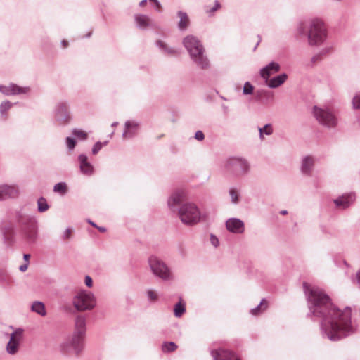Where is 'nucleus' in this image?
Masks as SVG:
<instances>
[{
	"mask_svg": "<svg viewBox=\"0 0 360 360\" xmlns=\"http://www.w3.org/2000/svg\"><path fill=\"white\" fill-rule=\"evenodd\" d=\"M268 307L267 301L265 299H262L260 303L255 308L250 310V314L254 316H257L264 311Z\"/></svg>",
	"mask_w": 360,
	"mask_h": 360,
	"instance_id": "2f4dec72",
	"label": "nucleus"
},
{
	"mask_svg": "<svg viewBox=\"0 0 360 360\" xmlns=\"http://www.w3.org/2000/svg\"><path fill=\"white\" fill-rule=\"evenodd\" d=\"M23 329L17 328L10 334L9 341L6 346V351L8 354L14 355L18 352L23 340Z\"/></svg>",
	"mask_w": 360,
	"mask_h": 360,
	"instance_id": "6e6552de",
	"label": "nucleus"
},
{
	"mask_svg": "<svg viewBox=\"0 0 360 360\" xmlns=\"http://www.w3.org/2000/svg\"><path fill=\"white\" fill-rule=\"evenodd\" d=\"M229 195L231 199V202L233 204H237L239 202V193L235 188H231L229 190Z\"/></svg>",
	"mask_w": 360,
	"mask_h": 360,
	"instance_id": "37998d69",
	"label": "nucleus"
},
{
	"mask_svg": "<svg viewBox=\"0 0 360 360\" xmlns=\"http://www.w3.org/2000/svg\"><path fill=\"white\" fill-rule=\"evenodd\" d=\"M177 345L174 342H165L162 344V349L165 352H170L175 351Z\"/></svg>",
	"mask_w": 360,
	"mask_h": 360,
	"instance_id": "a19ab883",
	"label": "nucleus"
},
{
	"mask_svg": "<svg viewBox=\"0 0 360 360\" xmlns=\"http://www.w3.org/2000/svg\"><path fill=\"white\" fill-rule=\"evenodd\" d=\"M287 78V74L283 73L271 79H264V81L269 88L275 89L281 86L286 81Z\"/></svg>",
	"mask_w": 360,
	"mask_h": 360,
	"instance_id": "4be33fe9",
	"label": "nucleus"
},
{
	"mask_svg": "<svg viewBox=\"0 0 360 360\" xmlns=\"http://www.w3.org/2000/svg\"><path fill=\"white\" fill-rule=\"evenodd\" d=\"M60 350L63 354L75 353V347L72 345L70 337L61 342L60 345Z\"/></svg>",
	"mask_w": 360,
	"mask_h": 360,
	"instance_id": "bb28decb",
	"label": "nucleus"
},
{
	"mask_svg": "<svg viewBox=\"0 0 360 360\" xmlns=\"http://www.w3.org/2000/svg\"><path fill=\"white\" fill-rule=\"evenodd\" d=\"M147 3V0H142L139 3L140 6H144Z\"/></svg>",
	"mask_w": 360,
	"mask_h": 360,
	"instance_id": "13d9d810",
	"label": "nucleus"
},
{
	"mask_svg": "<svg viewBox=\"0 0 360 360\" xmlns=\"http://www.w3.org/2000/svg\"><path fill=\"white\" fill-rule=\"evenodd\" d=\"M23 232L26 240L30 243H34L36 240L38 234L37 219H35L27 225H25L24 226Z\"/></svg>",
	"mask_w": 360,
	"mask_h": 360,
	"instance_id": "4468645a",
	"label": "nucleus"
},
{
	"mask_svg": "<svg viewBox=\"0 0 360 360\" xmlns=\"http://www.w3.org/2000/svg\"><path fill=\"white\" fill-rule=\"evenodd\" d=\"M156 46L160 49L165 53H167L170 56L175 55L176 53V50L172 48L168 47L167 45L161 40H158L156 41Z\"/></svg>",
	"mask_w": 360,
	"mask_h": 360,
	"instance_id": "473e14b6",
	"label": "nucleus"
},
{
	"mask_svg": "<svg viewBox=\"0 0 360 360\" xmlns=\"http://www.w3.org/2000/svg\"><path fill=\"white\" fill-rule=\"evenodd\" d=\"M88 221V223H89V224H90L91 226H94V227L97 228V226H97L95 223H94L93 221H91L90 219H88V221Z\"/></svg>",
	"mask_w": 360,
	"mask_h": 360,
	"instance_id": "052dcab7",
	"label": "nucleus"
},
{
	"mask_svg": "<svg viewBox=\"0 0 360 360\" xmlns=\"http://www.w3.org/2000/svg\"><path fill=\"white\" fill-rule=\"evenodd\" d=\"M185 198V194L184 191H179L176 192H174L171 195V196L169 198L167 204L169 207L172 210L174 211V208L179 205L184 200Z\"/></svg>",
	"mask_w": 360,
	"mask_h": 360,
	"instance_id": "aec40b11",
	"label": "nucleus"
},
{
	"mask_svg": "<svg viewBox=\"0 0 360 360\" xmlns=\"http://www.w3.org/2000/svg\"><path fill=\"white\" fill-rule=\"evenodd\" d=\"M356 200V195L354 193H348L342 195L336 199L333 200V202L336 207L342 210L347 209L351 206Z\"/></svg>",
	"mask_w": 360,
	"mask_h": 360,
	"instance_id": "f8f14e48",
	"label": "nucleus"
},
{
	"mask_svg": "<svg viewBox=\"0 0 360 360\" xmlns=\"http://www.w3.org/2000/svg\"><path fill=\"white\" fill-rule=\"evenodd\" d=\"M79 167L81 172L84 174L91 175L93 174L94 167L88 161V159H80Z\"/></svg>",
	"mask_w": 360,
	"mask_h": 360,
	"instance_id": "cd10ccee",
	"label": "nucleus"
},
{
	"mask_svg": "<svg viewBox=\"0 0 360 360\" xmlns=\"http://www.w3.org/2000/svg\"><path fill=\"white\" fill-rule=\"evenodd\" d=\"M49 208V205L44 197H41L37 200V210L39 212H44Z\"/></svg>",
	"mask_w": 360,
	"mask_h": 360,
	"instance_id": "e433bc0d",
	"label": "nucleus"
},
{
	"mask_svg": "<svg viewBox=\"0 0 360 360\" xmlns=\"http://www.w3.org/2000/svg\"><path fill=\"white\" fill-rule=\"evenodd\" d=\"M256 98L258 101H271L274 100V93L264 89L258 90L256 92Z\"/></svg>",
	"mask_w": 360,
	"mask_h": 360,
	"instance_id": "393cba45",
	"label": "nucleus"
},
{
	"mask_svg": "<svg viewBox=\"0 0 360 360\" xmlns=\"http://www.w3.org/2000/svg\"><path fill=\"white\" fill-rule=\"evenodd\" d=\"M150 271L154 276L163 281H171L174 278L173 274L168 266L162 259L156 256H151L148 259Z\"/></svg>",
	"mask_w": 360,
	"mask_h": 360,
	"instance_id": "423d86ee",
	"label": "nucleus"
},
{
	"mask_svg": "<svg viewBox=\"0 0 360 360\" xmlns=\"http://www.w3.org/2000/svg\"><path fill=\"white\" fill-rule=\"evenodd\" d=\"M210 243L215 248L218 247L219 245L218 238L214 234L210 235Z\"/></svg>",
	"mask_w": 360,
	"mask_h": 360,
	"instance_id": "3c124183",
	"label": "nucleus"
},
{
	"mask_svg": "<svg viewBox=\"0 0 360 360\" xmlns=\"http://www.w3.org/2000/svg\"><path fill=\"white\" fill-rule=\"evenodd\" d=\"M310 314L320 320V330L323 338L338 341L352 333L351 310L347 307L340 310L330 297L321 288L303 283Z\"/></svg>",
	"mask_w": 360,
	"mask_h": 360,
	"instance_id": "f257e3e1",
	"label": "nucleus"
},
{
	"mask_svg": "<svg viewBox=\"0 0 360 360\" xmlns=\"http://www.w3.org/2000/svg\"><path fill=\"white\" fill-rule=\"evenodd\" d=\"M54 119L60 125H66L72 120L68 105L65 102H59L56 104L54 110Z\"/></svg>",
	"mask_w": 360,
	"mask_h": 360,
	"instance_id": "9d476101",
	"label": "nucleus"
},
{
	"mask_svg": "<svg viewBox=\"0 0 360 360\" xmlns=\"http://www.w3.org/2000/svg\"><path fill=\"white\" fill-rule=\"evenodd\" d=\"M15 221L20 225L25 226L36 218L34 216L29 215L22 210H18L15 212Z\"/></svg>",
	"mask_w": 360,
	"mask_h": 360,
	"instance_id": "412c9836",
	"label": "nucleus"
},
{
	"mask_svg": "<svg viewBox=\"0 0 360 360\" xmlns=\"http://www.w3.org/2000/svg\"><path fill=\"white\" fill-rule=\"evenodd\" d=\"M134 21L136 27L141 30H146L149 27L153 26L150 18L145 14H135Z\"/></svg>",
	"mask_w": 360,
	"mask_h": 360,
	"instance_id": "6ab92c4d",
	"label": "nucleus"
},
{
	"mask_svg": "<svg viewBox=\"0 0 360 360\" xmlns=\"http://www.w3.org/2000/svg\"><path fill=\"white\" fill-rule=\"evenodd\" d=\"M53 191L64 195L68 191V186L65 182H59L53 186Z\"/></svg>",
	"mask_w": 360,
	"mask_h": 360,
	"instance_id": "4c0bfd02",
	"label": "nucleus"
},
{
	"mask_svg": "<svg viewBox=\"0 0 360 360\" xmlns=\"http://www.w3.org/2000/svg\"><path fill=\"white\" fill-rule=\"evenodd\" d=\"M195 139L198 141H202L205 139V135L203 132L200 130H198L195 134Z\"/></svg>",
	"mask_w": 360,
	"mask_h": 360,
	"instance_id": "603ef678",
	"label": "nucleus"
},
{
	"mask_svg": "<svg viewBox=\"0 0 360 360\" xmlns=\"http://www.w3.org/2000/svg\"><path fill=\"white\" fill-rule=\"evenodd\" d=\"M86 319L82 316H79L75 319V331L74 333L85 335Z\"/></svg>",
	"mask_w": 360,
	"mask_h": 360,
	"instance_id": "a878e982",
	"label": "nucleus"
},
{
	"mask_svg": "<svg viewBox=\"0 0 360 360\" xmlns=\"http://www.w3.org/2000/svg\"><path fill=\"white\" fill-rule=\"evenodd\" d=\"M72 134L75 139L79 141H85L88 137V134L86 131L77 128H75L72 130Z\"/></svg>",
	"mask_w": 360,
	"mask_h": 360,
	"instance_id": "f704fd0d",
	"label": "nucleus"
},
{
	"mask_svg": "<svg viewBox=\"0 0 360 360\" xmlns=\"http://www.w3.org/2000/svg\"><path fill=\"white\" fill-rule=\"evenodd\" d=\"M65 146L69 151L72 150L76 146V140L74 137L68 136L65 139Z\"/></svg>",
	"mask_w": 360,
	"mask_h": 360,
	"instance_id": "79ce46f5",
	"label": "nucleus"
},
{
	"mask_svg": "<svg viewBox=\"0 0 360 360\" xmlns=\"http://www.w3.org/2000/svg\"><path fill=\"white\" fill-rule=\"evenodd\" d=\"M72 304L78 311H91L96 305L94 294L86 290H80L72 297Z\"/></svg>",
	"mask_w": 360,
	"mask_h": 360,
	"instance_id": "20e7f679",
	"label": "nucleus"
},
{
	"mask_svg": "<svg viewBox=\"0 0 360 360\" xmlns=\"http://www.w3.org/2000/svg\"><path fill=\"white\" fill-rule=\"evenodd\" d=\"M211 354L214 360H240L236 359L235 354L228 349H219L218 350H213Z\"/></svg>",
	"mask_w": 360,
	"mask_h": 360,
	"instance_id": "f3484780",
	"label": "nucleus"
},
{
	"mask_svg": "<svg viewBox=\"0 0 360 360\" xmlns=\"http://www.w3.org/2000/svg\"><path fill=\"white\" fill-rule=\"evenodd\" d=\"M30 255L29 254H25L23 257L25 261H28V259L30 258Z\"/></svg>",
	"mask_w": 360,
	"mask_h": 360,
	"instance_id": "e2e57ef3",
	"label": "nucleus"
},
{
	"mask_svg": "<svg viewBox=\"0 0 360 360\" xmlns=\"http://www.w3.org/2000/svg\"><path fill=\"white\" fill-rule=\"evenodd\" d=\"M27 267H28V262L21 265L19 267V269H20V271L24 272V271H25L27 269Z\"/></svg>",
	"mask_w": 360,
	"mask_h": 360,
	"instance_id": "5fc2aeb1",
	"label": "nucleus"
},
{
	"mask_svg": "<svg viewBox=\"0 0 360 360\" xmlns=\"http://www.w3.org/2000/svg\"><path fill=\"white\" fill-rule=\"evenodd\" d=\"M78 158H86V156L85 155H83V154H81L78 156Z\"/></svg>",
	"mask_w": 360,
	"mask_h": 360,
	"instance_id": "338daca9",
	"label": "nucleus"
},
{
	"mask_svg": "<svg viewBox=\"0 0 360 360\" xmlns=\"http://www.w3.org/2000/svg\"><path fill=\"white\" fill-rule=\"evenodd\" d=\"M117 124H118V122H114L111 124V126H112V127H116Z\"/></svg>",
	"mask_w": 360,
	"mask_h": 360,
	"instance_id": "69168bd1",
	"label": "nucleus"
},
{
	"mask_svg": "<svg viewBox=\"0 0 360 360\" xmlns=\"http://www.w3.org/2000/svg\"><path fill=\"white\" fill-rule=\"evenodd\" d=\"M108 141H104V142L98 141V142H96L92 148V155H96L101 150V149L103 148V146H106L108 144Z\"/></svg>",
	"mask_w": 360,
	"mask_h": 360,
	"instance_id": "c03bdc74",
	"label": "nucleus"
},
{
	"mask_svg": "<svg viewBox=\"0 0 360 360\" xmlns=\"http://www.w3.org/2000/svg\"><path fill=\"white\" fill-rule=\"evenodd\" d=\"M280 213H281V214H283V215H285V214H287L288 211H287V210H281V211L280 212Z\"/></svg>",
	"mask_w": 360,
	"mask_h": 360,
	"instance_id": "0e129e2a",
	"label": "nucleus"
},
{
	"mask_svg": "<svg viewBox=\"0 0 360 360\" xmlns=\"http://www.w3.org/2000/svg\"><path fill=\"white\" fill-rule=\"evenodd\" d=\"M31 309L41 316L46 314L44 304L39 301H34L31 306Z\"/></svg>",
	"mask_w": 360,
	"mask_h": 360,
	"instance_id": "c756f323",
	"label": "nucleus"
},
{
	"mask_svg": "<svg viewBox=\"0 0 360 360\" xmlns=\"http://www.w3.org/2000/svg\"><path fill=\"white\" fill-rule=\"evenodd\" d=\"M13 105V104L11 103L9 101H5L1 103L0 113L5 120L6 119V112L11 108Z\"/></svg>",
	"mask_w": 360,
	"mask_h": 360,
	"instance_id": "58836bf2",
	"label": "nucleus"
},
{
	"mask_svg": "<svg viewBox=\"0 0 360 360\" xmlns=\"http://www.w3.org/2000/svg\"><path fill=\"white\" fill-rule=\"evenodd\" d=\"M84 283L87 287L91 288L93 285V281H92V278H91V276H89L88 275L86 276L84 278Z\"/></svg>",
	"mask_w": 360,
	"mask_h": 360,
	"instance_id": "864d4df0",
	"label": "nucleus"
},
{
	"mask_svg": "<svg viewBox=\"0 0 360 360\" xmlns=\"http://www.w3.org/2000/svg\"><path fill=\"white\" fill-rule=\"evenodd\" d=\"M70 338L75 347V354H78L84 347V335L73 333Z\"/></svg>",
	"mask_w": 360,
	"mask_h": 360,
	"instance_id": "5701e85b",
	"label": "nucleus"
},
{
	"mask_svg": "<svg viewBox=\"0 0 360 360\" xmlns=\"http://www.w3.org/2000/svg\"><path fill=\"white\" fill-rule=\"evenodd\" d=\"M227 230L233 233H242L245 231L244 222L238 218H230L226 221Z\"/></svg>",
	"mask_w": 360,
	"mask_h": 360,
	"instance_id": "dca6fc26",
	"label": "nucleus"
},
{
	"mask_svg": "<svg viewBox=\"0 0 360 360\" xmlns=\"http://www.w3.org/2000/svg\"><path fill=\"white\" fill-rule=\"evenodd\" d=\"M178 216L184 224L192 226L200 221L201 212L195 204L186 202L179 208Z\"/></svg>",
	"mask_w": 360,
	"mask_h": 360,
	"instance_id": "39448f33",
	"label": "nucleus"
},
{
	"mask_svg": "<svg viewBox=\"0 0 360 360\" xmlns=\"http://www.w3.org/2000/svg\"><path fill=\"white\" fill-rule=\"evenodd\" d=\"M259 135L260 140L263 141L264 139V136H271L274 132L273 126L271 124L268 123L266 124L262 127L258 128Z\"/></svg>",
	"mask_w": 360,
	"mask_h": 360,
	"instance_id": "c85d7f7f",
	"label": "nucleus"
},
{
	"mask_svg": "<svg viewBox=\"0 0 360 360\" xmlns=\"http://www.w3.org/2000/svg\"><path fill=\"white\" fill-rule=\"evenodd\" d=\"M258 38H259L258 41L257 42V44L255 46V47L253 48V51H254L257 49L258 45L259 44V43L261 42V40H262V38H261V37L259 35H258Z\"/></svg>",
	"mask_w": 360,
	"mask_h": 360,
	"instance_id": "6e6d98bb",
	"label": "nucleus"
},
{
	"mask_svg": "<svg viewBox=\"0 0 360 360\" xmlns=\"http://www.w3.org/2000/svg\"><path fill=\"white\" fill-rule=\"evenodd\" d=\"M147 297H148V300H150L153 302H155L158 300V295L153 290H148L147 291Z\"/></svg>",
	"mask_w": 360,
	"mask_h": 360,
	"instance_id": "09e8293b",
	"label": "nucleus"
},
{
	"mask_svg": "<svg viewBox=\"0 0 360 360\" xmlns=\"http://www.w3.org/2000/svg\"><path fill=\"white\" fill-rule=\"evenodd\" d=\"M31 91L30 86H20L14 83L8 85H0V92L5 96H15L20 94H29Z\"/></svg>",
	"mask_w": 360,
	"mask_h": 360,
	"instance_id": "9b49d317",
	"label": "nucleus"
},
{
	"mask_svg": "<svg viewBox=\"0 0 360 360\" xmlns=\"http://www.w3.org/2000/svg\"><path fill=\"white\" fill-rule=\"evenodd\" d=\"M183 44L189 53L191 58L199 68L205 70L210 67L209 60L204 54V47L196 37L186 36L183 40Z\"/></svg>",
	"mask_w": 360,
	"mask_h": 360,
	"instance_id": "f03ea898",
	"label": "nucleus"
},
{
	"mask_svg": "<svg viewBox=\"0 0 360 360\" xmlns=\"http://www.w3.org/2000/svg\"><path fill=\"white\" fill-rule=\"evenodd\" d=\"M139 123L134 120H127L124 123V129L122 133L124 139H131L138 135Z\"/></svg>",
	"mask_w": 360,
	"mask_h": 360,
	"instance_id": "ddd939ff",
	"label": "nucleus"
},
{
	"mask_svg": "<svg viewBox=\"0 0 360 360\" xmlns=\"http://www.w3.org/2000/svg\"><path fill=\"white\" fill-rule=\"evenodd\" d=\"M330 51V48H325V49H321L317 54H316L315 56H314L311 59V61L312 63H315L318 61H319L321 58V57L323 56H325L328 53H329Z\"/></svg>",
	"mask_w": 360,
	"mask_h": 360,
	"instance_id": "ea45409f",
	"label": "nucleus"
},
{
	"mask_svg": "<svg viewBox=\"0 0 360 360\" xmlns=\"http://www.w3.org/2000/svg\"><path fill=\"white\" fill-rule=\"evenodd\" d=\"M97 229L101 231V232H105L106 231V229L105 227H101V226H97Z\"/></svg>",
	"mask_w": 360,
	"mask_h": 360,
	"instance_id": "bf43d9fd",
	"label": "nucleus"
},
{
	"mask_svg": "<svg viewBox=\"0 0 360 360\" xmlns=\"http://www.w3.org/2000/svg\"><path fill=\"white\" fill-rule=\"evenodd\" d=\"M221 7V4L218 1H214V5L212 8H209L208 6L206 7V13H208L210 15H212L216 11H217Z\"/></svg>",
	"mask_w": 360,
	"mask_h": 360,
	"instance_id": "49530a36",
	"label": "nucleus"
},
{
	"mask_svg": "<svg viewBox=\"0 0 360 360\" xmlns=\"http://www.w3.org/2000/svg\"><path fill=\"white\" fill-rule=\"evenodd\" d=\"M2 233H3V234H4V238L6 239V236L5 231H4V230H3V231H2Z\"/></svg>",
	"mask_w": 360,
	"mask_h": 360,
	"instance_id": "774afa93",
	"label": "nucleus"
},
{
	"mask_svg": "<svg viewBox=\"0 0 360 360\" xmlns=\"http://www.w3.org/2000/svg\"><path fill=\"white\" fill-rule=\"evenodd\" d=\"M281 66L278 63L271 62L260 70V76L264 79H268V78H269L271 75L278 72Z\"/></svg>",
	"mask_w": 360,
	"mask_h": 360,
	"instance_id": "a211bd4d",
	"label": "nucleus"
},
{
	"mask_svg": "<svg viewBox=\"0 0 360 360\" xmlns=\"http://www.w3.org/2000/svg\"><path fill=\"white\" fill-rule=\"evenodd\" d=\"M307 38L310 46H320L324 43L327 31L322 20L314 19L309 22Z\"/></svg>",
	"mask_w": 360,
	"mask_h": 360,
	"instance_id": "7ed1b4c3",
	"label": "nucleus"
},
{
	"mask_svg": "<svg viewBox=\"0 0 360 360\" xmlns=\"http://www.w3.org/2000/svg\"><path fill=\"white\" fill-rule=\"evenodd\" d=\"M19 193L18 188L15 185H0V200L15 198Z\"/></svg>",
	"mask_w": 360,
	"mask_h": 360,
	"instance_id": "2eb2a0df",
	"label": "nucleus"
},
{
	"mask_svg": "<svg viewBox=\"0 0 360 360\" xmlns=\"http://www.w3.org/2000/svg\"><path fill=\"white\" fill-rule=\"evenodd\" d=\"M225 167L235 174L242 175L248 172L250 165L246 159H227Z\"/></svg>",
	"mask_w": 360,
	"mask_h": 360,
	"instance_id": "1a4fd4ad",
	"label": "nucleus"
},
{
	"mask_svg": "<svg viewBox=\"0 0 360 360\" xmlns=\"http://www.w3.org/2000/svg\"><path fill=\"white\" fill-rule=\"evenodd\" d=\"M356 279L358 283L360 284V271L356 273Z\"/></svg>",
	"mask_w": 360,
	"mask_h": 360,
	"instance_id": "680f3d73",
	"label": "nucleus"
},
{
	"mask_svg": "<svg viewBox=\"0 0 360 360\" xmlns=\"http://www.w3.org/2000/svg\"><path fill=\"white\" fill-rule=\"evenodd\" d=\"M314 159H302L301 163V172L303 174H309L314 167Z\"/></svg>",
	"mask_w": 360,
	"mask_h": 360,
	"instance_id": "7c9ffc66",
	"label": "nucleus"
},
{
	"mask_svg": "<svg viewBox=\"0 0 360 360\" xmlns=\"http://www.w3.org/2000/svg\"><path fill=\"white\" fill-rule=\"evenodd\" d=\"M254 87L249 82H246L244 84L243 88V93L245 95H250L253 93Z\"/></svg>",
	"mask_w": 360,
	"mask_h": 360,
	"instance_id": "a18cd8bd",
	"label": "nucleus"
},
{
	"mask_svg": "<svg viewBox=\"0 0 360 360\" xmlns=\"http://www.w3.org/2000/svg\"><path fill=\"white\" fill-rule=\"evenodd\" d=\"M309 24L306 22H300L298 23L296 32L298 36H307V32L309 30Z\"/></svg>",
	"mask_w": 360,
	"mask_h": 360,
	"instance_id": "72a5a7b5",
	"label": "nucleus"
},
{
	"mask_svg": "<svg viewBox=\"0 0 360 360\" xmlns=\"http://www.w3.org/2000/svg\"><path fill=\"white\" fill-rule=\"evenodd\" d=\"M313 113L319 123L325 127L334 128L338 124V120L336 115L327 107L314 106Z\"/></svg>",
	"mask_w": 360,
	"mask_h": 360,
	"instance_id": "0eeeda50",
	"label": "nucleus"
},
{
	"mask_svg": "<svg viewBox=\"0 0 360 360\" xmlns=\"http://www.w3.org/2000/svg\"><path fill=\"white\" fill-rule=\"evenodd\" d=\"M72 230L70 228H67L62 236L63 240H68L71 238Z\"/></svg>",
	"mask_w": 360,
	"mask_h": 360,
	"instance_id": "8fccbe9b",
	"label": "nucleus"
},
{
	"mask_svg": "<svg viewBox=\"0 0 360 360\" xmlns=\"http://www.w3.org/2000/svg\"><path fill=\"white\" fill-rule=\"evenodd\" d=\"M186 311L185 304L181 302V301L179 302L177 304L174 305V314L176 317H181Z\"/></svg>",
	"mask_w": 360,
	"mask_h": 360,
	"instance_id": "c9c22d12",
	"label": "nucleus"
},
{
	"mask_svg": "<svg viewBox=\"0 0 360 360\" xmlns=\"http://www.w3.org/2000/svg\"><path fill=\"white\" fill-rule=\"evenodd\" d=\"M177 15L179 18L178 29L180 31H185L190 25V20L187 13L184 11H179L177 13Z\"/></svg>",
	"mask_w": 360,
	"mask_h": 360,
	"instance_id": "b1692460",
	"label": "nucleus"
},
{
	"mask_svg": "<svg viewBox=\"0 0 360 360\" xmlns=\"http://www.w3.org/2000/svg\"><path fill=\"white\" fill-rule=\"evenodd\" d=\"M353 108L360 109V93L356 94L352 99Z\"/></svg>",
	"mask_w": 360,
	"mask_h": 360,
	"instance_id": "de8ad7c7",
	"label": "nucleus"
},
{
	"mask_svg": "<svg viewBox=\"0 0 360 360\" xmlns=\"http://www.w3.org/2000/svg\"><path fill=\"white\" fill-rule=\"evenodd\" d=\"M61 44H62V46H63V47H65H65H67V46H68V41H66V40L63 39V40L61 41Z\"/></svg>",
	"mask_w": 360,
	"mask_h": 360,
	"instance_id": "4d7b16f0",
	"label": "nucleus"
}]
</instances>
